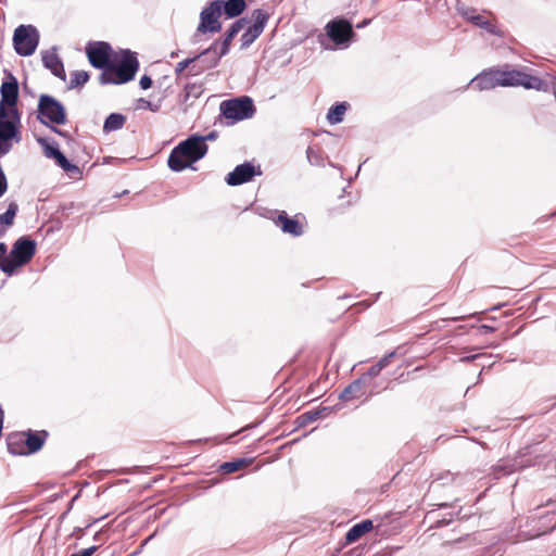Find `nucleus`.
I'll return each mask as SVG.
<instances>
[{
	"mask_svg": "<svg viewBox=\"0 0 556 556\" xmlns=\"http://www.w3.org/2000/svg\"><path fill=\"white\" fill-rule=\"evenodd\" d=\"M528 466H530V464L520 457L504 458L498 460L493 467V475L495 479H500Z\"/></svg>",
	"mask_w": 556,
	"mask_h": 556,
	"instance_id": "nucleus-15",
	"label": "nucleus"
},
{
	"mask_svg": "<svg viewBox=\"0 0 556 556\" xmlns=\"http://www.w3.org/2000/svg\"><path fill=\"white\" fill-rule=\"evenodd\" d=\"M348 110V104L345 102H340L332 105L327 113V121L331 125L339 124L343 121L344 114Z\"/></svg>",
	"mask_w": 556,
	"mask_h": 556,
	"instance_id": "nucleus-26",
	"label": "nucleus"
},
{
	"mask_svg": "<svg viewBox=\"0 0 556 556\" xmlns=\"http://www.w3.org/2000/svg\"><path fill=\"white\" fill-rule=\"evenodd\" d=\"M42 63L43 66L50 70L55 77L62 80L66 79L63 62L58 55L56 47H52L51 49L42 52Z\"/></svg>",
	"mask_w": 556,
	"mask_h": 556,
	"instance_id": "nucleus-14",
	"label": "nucleus"
},
{
	"mask_svg": "<svg viewBox=\"0 0 556 556\" xmlns=\"http://www.w3.org/2000/svg\"><path fill=\"white\" fill-rule=\"evenodd\" d=\"M126 118L123 114L119 113H111L104 122L103 130L105 132H111L123 128Z\"/></svg>",
	"mask_w": 556,
	"mask_h": 556,
	"instance_id": "nucleus-27",
	"label": "nucleus"
},
{
	"mask_svg": "<svg viewBox=\"0 0 556 556\" xmlns=\"http://www.w3.org/2000/svg\"><path fill=\"white\" fill-rule=\"evenodd\" d=\"M252 20H253V24L251 26L256 27L257 30L263 33V30L269 20V14L262 9H256L252 12Z\"/></svg>",
	"mask_w": 556,
	"mask_h": 556,
	"instance_id": "nucleus-29",
	"label": "nucleus"
},
{
	"mask_svg": "<svg viewBox=\"0 0 556 556\" xmlns=\"http://www.w3.org/2000/svg\"><path fill=\"white\" fill-rule=\"evenodd\" d=\"M37 141L45 149V155L47 157L55 159L60 153H62L58 147L51 146L46 138H38Z\"/></svg>",
	"mask_w": 556,
	"mask_h": 556,
	"instance_id": "nucleus-37",
	"label": "nucleus"
},
{
	"mask_svg": "<svg viewBox=\"0 0 556 556\" xmlns=\"http://www.w3.org/2000/svg\"><path fill=\"white\" fill-rule=\"evenodd\" d=\"M306 157L311 165L321 166L323 165V155L318 150H315L313 147H308L306 150Z\"/></svg>",
	"mask_w": 556,
	"mask_h": 556,
	"instance_id": "nucleus-38",
	"label": "nucleus"
},
{
	"mask_svg": "<svg viewBox=\"0 0 556 556\" xmlns=\"http://www.w3.org/2000/svg\"><path fill=\"white\" fill-rule=\"evenodd\" d=\"M21 116L17 108L7 109L0 105V156L8 154L12 149V141L22 140Z\"/></svg>",
	"mask_w": 556,
	"mask_h": 556,
	"instance_id": "nucleus-2",
	"label": "nucleus"
},
{
	"mask_svg": "<svg viewBox=\"0 0 556 556\" xmlns=\"http://www.w3.org/2000/svg\"><path fill=\"white\" fill-rule=\"evenodd\" d=\"M328 407H323L321 409L311 410L302 414L298 417L299 426H306L315 420H317L324 413H328Z\"/></svg>",
	"mask_w": 556,
	"mask_h": 556,
	"instance_id": "nucleus-30",
	"label": "nucleus"
},
{
	"mask_svg": "<svg viewBox=\"0 0 556 556\" xmlns=\"http://www.w3.org/2000/svg\"><path fill=\"white\" fill-rule=\"evenodd\" d=\"M139 85L142 89H149L151 86H152V79L151 77L147 76V75H143L141 78H140V81H139Z\"/></svg>",
	"mask_w": 556,
	"mask_h": 556,
	"instance_id": "nucleus-43",
	"label": "nucleus"
},
{
	"mask_svg": "<svg viewBox=\"0 0 556 556\" xmlns=\"http://www.w3.org/2000/svg\"><path fill=\"white\" fill-rule=\"evenodd\" d=\"M497 76L502 87L522 86L527 89L540 90L543 84L539 77L516 70L500 71Z\"/></svg>",
	"mask_w": 556,
	"mask_h": 556,
	"instance_id": "nucleus-7",
	"label": "nucleus"
},
{
	"mask_svg": "<svg viewBox=\"0 0 556 556\" xmlns=\"http://www.w3.org/2000/svg\"><path fill=\"white\" fill-rule=\"evenodd\" d=\"M39 43V33L33 25H20L13 35L16 53L22 56L31 55Z\"/></svg>",
	"mask_w": 556,
	"mask_h": 556,
	"instance_id": "nucleus-3",
	"label": "nucleus"
},
{
	"mask_svg": "<svg viewBox=\"0 0 556 556\" xmlns=\"http://www.w3.org/2000/svg\"><path fill=\"white\" fill-rule=\"evenodd\" d=\"M8 451L12 455H27L26 454V443H25V432H15L9 434L7 439Z\"/></svg>",
	"mask_w": 556,
	"mask_h": 556,
	"instance_id": "nucleus-21",
	"label": "nucleus"
},
{
	"mask_svg": "<svg viewBox=\"0 0 556 556\" xmlns=\"http://www.w3.org/2000/svg\"><path fill=\"white\" fill-rule=\"evenodd\" d=\"M51 129H52L55 134H58L59 136H62V137H68V135H67V132H66V131H63V130H61V129H59V128H56V127H54V126H51Z\"/></svg>",
	"mask_w": 556,
	"mask_h": 556,
	"instance_id": "nucleus-48",
	"label": "nucleus"
},
{
	"mask_svg": "<svg viewBox=\"0 0 556 556\" xmlns=\"http://www.w3.org/2000/svg\"><path fill=\"white\" fill-rule=\"evenodd\" d=\"M462 15L466 20H468L472 24H475L476 26H479L490 33H494L492 24L489 21H485L483 18V16H481L480 14H477L475 9H472V8L464 9V10H462Z\"/></svg>",
	"mask_w": 556,
	"mask_h": 556,
	"instance_id": "nucleus-24",
	"label": "nucleus"
},
{
	"mask_svg": "<svg viewBox=\"0 0 556 556\" xmlns=\"http://www.w3.org/2000/svg\"><path fill=\"white\" fill-rule=\"evenodd\" d=\"M46 438V431L36 432L28 430L25 432L26 454L29 455L38 452L42 447Z\"/></svg>",
	"mask_w": 556,
	"mask_h": 556,
	"instance_id": "nucleus-22",
	"label": "nucleus"
},
{
	"mask_svg": "<svg viewBox=\"0 0 556 556\" xmlns=\"http://www.w3.org/2000/svg\"><path fill=\"white\" fill-rule=\"evenodd\" d=\"M275 224L280 227L285 233H289L294 237H299L303 233L302 225L296 219L290 218L285 211H281L278 214L275 219Z\"/></svg>",
	"mask_w": 556,
	"mask_h": 556,
	"instance_id": "nucleus-17",
	"label": "nucleus"
},
{
	"mask_svg": "<svg viewBox=\"0 0 556 556\" xmlns=\"http://www.w3.org/2000/svg\"><path fill=\"white\" fill-rule=\"evenodd\" d=\"M252 464V459L241 458L232 462H225L219 466L223 473H232Z\"/></svg>",
	"mask_w": 556,
	"mask_h": 556,
	"instance_id": "nucleus-28",
	"label": "nucleus"
},
{
	"mask_svg": "<svg viewBox=\"0 0 556 556\" xmlns=\"http://www.w3.org/2000/svg\"><path fill=\"white\" fill-rule=\"evenodd\" d=\"M36 252V242L27 237L17 239L11 250V256L17 258L23 265L27 264Z\"/></svg>",
	"mask_w": 556,
	"mask_h": 556,
	"instance_id": "nucleus-12",
	"label": "nucleus"
},
{
	"mask_svg": "<svg viewBox=\"0 0 556 556\" xmlns=\"http://www.w3.org/2000/svg\"><path fill=\"white\" fill-rule=\"evenodd\" d=\"M372 529L371 520H363L359 523L354 525L345 534V540L349 543L357 541L361 536Z\"/></svg>",
	"mask_w": 556,
	"mask_h": 556,
	"instance_id": "nucleus-23",
	"label": "nucleus"
},
{
	"mask_svg": "<svg viewBox=\"0 0 556 556\" xmlns=\"http://www.w3.org/2000/svg\"><path fill=\"white\" fill-rule=\"evenodd\" d=\"M216 138H217L216 131H211L206 136H198V139H201L203 143H205L206 141H213Z\"/></svg>",
	"mask_w": 556,
	"mask_h": 556,
	"instance_id": "nucleus-44",
	"label": "nucleus"
},
{
	"mask_svg": "<svg viewBox=\"0 0 556 556\" xmlns=\"http://www.w3.org/2000/svg\"><path fill=\"white\" fill-rule=\"evenodd\" d=\"M9 226L0 219V238L5 233Z\"/></svg>",
	"mask_w": 556,
	"mask_h": 556,
	"instance_id": "nucleus-49",
	"label": "nucleus"
},
{
	"mask_svg": "<svg viewBox=\"0 0 556 556\" xmlns=\"http://www.w3.org/2000/svg\"><path fill=\"white\" fill-rule=\"evenodd\" d=\"M219 3L220 12L225 13L228 18L239 16L247 8L245 0H215Z\"/></svg>",
	"mask_w": 556,
	"mask_h": 556,
	"instance_id": "nucleus-20",
	"label": "nucleus"
},
{
	"mask_svg": "<svg viewBox=\"0 0 556 556\" xmlns=\"http://www.w3.org/2000/svg\"><path fill=\"white\" fill-rule=\"evenodd\" d=\"M370 23V20H364L359 24L356 25L357 28H363Z\"/></svg>",
	"mask_w": 556,
	"mask_h": 556,
	"instance_id": "nucleus-50",
	"label": "nucleus"
},
{
	"mask_svg": "<svg viewBox=\"0 0 556 556\" xmlns=\"http://www.w3.org/2000/svg\"><path fill=\"white\" fill-rule=\"evenodd\" d=\"M327 36L337 45L348 47L349 41L355 35L352 24L344 18H336L326 25Z\"/></svg>",
	"mask_w": 556,
	"mask_h": 556,
	"instance_id": "nucleus-8",
	"label": "nucleus"
},
{
	"mask_svg": "<svg viewBox=\"0 0 556 556\" xmlns=\"http://www.w3.org/2000/svg\"><path fill=\"white\" fill-rule=\"evenodd\" d=\"M222 15L219 3L211 1L200 13V23L197 27L195 37L200 34L218 33L222 29L219 17Z\"/></svg>",
	"mask_w": 556,
	"mask_h": 556,
	"instance_id": "nucleus-6",
	"label": "nucleus"
},
{
	"mask_svg": "<svg viewBox=\"0 0 556 556\" xmlns=\"http://www.w3.org/2000/svg\"><path fill=\"white\" fill-rule=\"evenodd\" d=\"M154 536V534L150 535L144 542L143 544H146L148 541L152 540V538Z\"/></svg>",
	"mask_w": 556,
	"mask_h": 556,
	"instance_id": "nucleus-51",
	"label": "nucleus"
},
{
	"mask_svg": "<svg viewBox=\"0 0 556 556\" xmlns=\"http://www.w3.org/2000/svg\"><path fill=\"white\" fill-rule=\"evenodd\" d=\"M140 102H141L146 108L150 109L151 111H156V110H157V106H156V105H155V106H153V105L151 104V102H150V101H146V100L141 99V100H140Z\"/></svg>",
	"mask_w": 556,
	"mask_h": 556,
	"instance_id": "nucleus-47",
	"label": "nucleus"
},
{
	"mask_svg": "<svg viewBox=\"0 0 556 556\" xmlns=\"http://www.w3.org/2000/svg\"><path fill=\"white\" fill-rule=\"evenodd\" d=\"M167 164L173 172H181L191 166L187 159H185L181 153L177 152V147L172 150Z\"/></svg>",
	"mask_w": 556,
	"mask_h": 556,
	"instance_id": "nucleus-25",
	"label": "nucleus"
},
{
	"mask_svg": "<svg viewBox=\"0 0 556 556\" xmlns=\"http://www.w3.org/2000/svg\"><path fill=\"white\" fill-rule=\"evenodd\" d=\"M367 383V376H362L358 379L351 382L348 387L343 389L340 393L339 399L343 401H350L353 399H358L364 394V386Z\"/></svg>",
	"mask_w": 556,
	"mask_h": 556,
	"instance_id": "nucleus-19",
	"label": "nucleus"
},
{
	"mask_svg": "<svg viewBox=\"0 0 556 556\" xmlns=\"http://www.w3.org/2000/svg\"><path fill=\"white\" fill-rule=\"evenodd\" d=\"M220 110L226 118L241 121L253 115L254 105L249 97H242L239 99L223 101Z\"/></svg>",
	"mask_w": 556,
	"mask_h": 556,
	"instance_id": "nucleus-5",
	"label": "nucleus"
},
{
	"mask_svg": "<svg viewBox=\"0 0 556 556\" xmlns=\"http://www.w3.org/2000/svg\"><path fill=\"white\" fill-rule=\"evenodd\" d=\"M464 317H454L453 320H460L463 319Z\"/></svg>",
	"mask_w": 556,
	"mask_h": 556,
	"instance_id": "nucleus-52",
	"label": "nucleus"
},
{
	"mask_svg": "<svg viewBox=\"0 0 556 556\" xmlns=\"http://www.w3.org/2000/svg\"><path fill=\"white\" fill-rule=\"evenodd\" d=\"M217 45L218 42L215 41L210 48L192 58L195 60L190 66V75L197 76L206 70H211L217 66L222 58L220 54H218Z\"/></svg>",
	"mask_w": 556,
	"mask_h": 556,
	"instance_id": "nucleus-9",
	"label": "nucleus"
},
{
	"mask_svg": "<svg viewBox=\"0 0 556 556\" xmlns=\"http://www.w3.org/2000/svg\"><path fill=\"white\" fill-rule=\"evenodd\" d=\"M395 356V352H391L387 355H384L381 359H379L377 362V365L381 368V369H384L387 366L390 365L391 363V359Z\"/></svg>",
	"mask_w": 556,
	"mask_h": 556,
	"instance_id": "nucleus-40",
	"label": "nucleus"
},
{
	"mask_svg": "<svg viewBox=\"0 0 556 556\" xmlns=\"http://www.w3.org/2000/svg\"><path fill=\"white\" fill-rule=\"evenodd\" d=\"M54 160L64 172L70 174H80L79 167L71 163L63 153H60Z\"/></svg>",
	"mask_w": 556,
	"mask_h": 556,
	"instance_id": "nucleus-34",
	"label": "nucleus"
},
{
	"mask_svg": "<svg viewBox=\"0 0 556 556\" xmlns=\"http://www.w3.org/2000/svg\"><path fill=\"white\" fill-rule=\"evenodd\" d=\"M261 31L256 27L250 26L241 36V48L245 49L250 47L260 36Z\"/></svg>",
	"mask_w": 556,
	"mask_h": 556,
	"instance_id": "nucleus-31",
	"label": "nucleus"
},
{
	"mask_svg": "<svg viewBox=\"0 0 556 556\" xmlns=\"http://www.w3.org/2000/svg\"><path fill=\"white\" fill-rule=\"evenodd\" d=\"M245 23V18H239L235 23H232L229 29L225 33L224 39L220 45V50L218 51V54H220V56H224L229 52L231 41L238 35V33L243 29Z\"/></svg>",
	"mask_w": 556,
	"mask_h": 556,
	"instance_id": "nucleus-18",
	"label": "nucleus"
},
{
	"mask_svg": "<svg viewBox=\"0 0 556 556\" xmlns=\"http://www.w3.org/2000/svg\"><path fill=\"white\" fill-rule=\"evenodd\" d=\"M1 102L7 109L16 108L18 99V84L13 75L9 76V80L3 81L0 87Z\"/></svg>",
	"mask_w": 556,
	"mask_h": 556,
	"instance_id": "nucleus-13",
	"label": "nucleus"
},
{
	"mask_svg": "<svg viewBox=\"0 0 556 556\" xmlns=\"http://www.w3.org/2000/svg\"><path fill=\"white\" fill-rule=\"evenodd\" d=\"M479 329H480L481 333H490V332H493L495 330L494 327L489 326V325H481L479 327Z\"/></svg>",
	"mask_w": 556,
	"mask_h": 556,
	"instance_id": "nucleus-46",
	"label": "nucleus"
},
{
	"mask_svg": "<svg viewBox=\"0 0 556 556\" xmlns=\"http://www.w3.org/2000/svg\"><path fill=\"white\" fill-rule=\"evenodd\" d=\"M381 370L382 369L376 363L363 376H367V381H368L369 379L377 377L381 372Z\"/></svg>",
	"mask_w": 556,
	"mask_h": 556,
	"instance_id": "nucleus-41",
	"label": "nucleus"
},
{
	"mask_svg": "<svg viewBox=\"0 0 556 556\" xmlns=\"http://www.w3.org/2000/svg\"><path fill=\"white\" fill-rule=\"evenodd\" d=\"M262 170L260 167H255L253 164L245 162L235 167L226 177V182L229 186H240L249 182L254 176H261Z\"/></svg>",
	"mask_w": 556,
	"mask_h": 556,
	"instance_id": "nucleus-11",
	"label": "nucleus"
},
{
	"mask_svg": "<svg viewBox=\"0 0 556 556\" xmlns=\"http://www.w3.org/2000/svg\"><path fill=\"white\" fill-rule=\"evenodd\" d=\"M8 248L7 244L3 242H0V262L4 260V257H8L7 254Z\"/></svg>",
	"mask_w": 556,
	"mask_h": 556,
	"instance_id": "nucleus-45",
	"label": "nucleus"
},
{
	"mask_svg": "<svg viewBox=\"0 0 556 556\" xmlns=\"http://www.w3.org/2000/svg\"><path fill=\"white\" fill-rule=\"evenodd\" d=\"M112 47L105 41L89 42L86 47V54L90 64L102 73L99 75L101 85H122L134 79L139 62L136 53L124 50L118 64L112 61Z\"/></svg>",
	"mask_w": 556,
	"mask_h": 556,
	"instance_id": "nucleus-1",
	"label": "nucleus"
},
{
	"mask_svg": "<svg viewBox=\"0 0 556 556\" xmlns=\"http://www.w3.org/2000/svg\"><path fill=\"white\" fill-rule=\"evenodd\" d=\"M21 266H23V264L20 263L17 258L11 256V254L0 262V269L9 276H11L15 269Z\"/></svg>",
	"mask_w": 556,
	"mask_h": 556,
	"instance_id": "nucleus-32",
	"label": "nucleus"
},
{
	"mask_svg": "<svg viewBox=\"0 0 556 556\" xmlns=\"http://www.w3.org/2000/svg\"><path fill=\"white\" fill-rule=\"evenodd\" d=\"M17 211V204L15 202H12L9 204L5 213L0 215V219L10 227L13 225L14 217L16 216Z\"/></svg>",
	"mask_w": 556,
	"mask_h": 556,
	"instance_id": "nucleus-36",
	"label": "nucleus"
},
{
	"mask_svg": "<svg viewBox=\"0 0 556 556\" xmlns=\"http://www.w3.org/2000/svg\"><path fill=\"white\" fill-rule=\"evenodd\" d=\"M89 79V74L85 71H75L68 85L70 89L83 87Z\"/></svg>",
	"mask_w": 556,
	"mask_h": 556,
	"instance_id": "nucleus-33",
	"label": "nucleus"
},
{
	"mask_svg": "<svg viewBox=\"0 0 556 556\" xmlns=\"http://www.w3.org/2000/svg\"><path fill=\"white\" fill-rule=\"evenodd\" d=\"M98 549V546H91L88 548H85L78 553H74L71 556H92V554Z\"/></svg>",
	"mask_w": 556,
	"mask_h": 556,
	"instance_id": "nucleus-42",
	"label": "nucleus"
},
{
	"mask_svg": "<svg viewBox=\"0 0 556 556\" xmlns=\"http://www.w3.org/2000/svg\"><path fill=\"white\" fill-rule=\"evenodd\" d=\"M38 112L43 117L41 123L63 125L66 123V113L64 105L49 94H41L38 103Z\"/></svg>",
	"mask_w": 556,
	"mask_h": 556,
	"instance_id": "nucleus-4",
	"label": "nucleus"
},
{
	"mask_svg": "<svg viewBox=\"0 0 556 556\" xmlns=\"http://www.w3.org/2000/svg\"><path fill=\"white\" fill-rule=\"evenodd\" d=\"M498 73L500 70L484 71L472 78L469 84L480 91L493 89L501 86V80L497 76Z\"/></svg>",
	"mask_w": 556,
	"mask_h": 556,
	"instance_id": "nucleus-16",
	"label": "nucleus"
},
{
	"mask_svg": "<svg viewBox=\"0 0 556 556\" xmlns=\"http://www.w3.org/2000/svg\"><path fill=\"white\" fill-rule=\"evenodd\" d=\"M203 89L202 85L198 84H187L185 86V91L182 94V102L187 103L190 98L197 99L201 96Z\"/></svg>",
	"mask_w": 556,
	"mask_h": 556,
	"instance_id": "nucleus-35",
	"label": "nucleus"
},
{
	"mask_svg": "<svg viewBox=\"0 0 556 556\" xmlns=\"http://www.w3.org/2000/svg\"><path fill=\"white\" fill-rule=\"evenodd\" d=\"M177 147V152L181 153L187 161L192 164L204 157L207 152L206 143H203L198 136H191Z\"/></svg>",
	"mask_w": 556,
	"mask_h": 556,
	"instance_id": "nucleus-10",
	"label": "nucleus"
},
{
	"mask_svg": "<svg viewBox=\"0 0 556 556\" xmlns=\"http://www.w3.org/2000/svg\"><path fill=\"white\" fill-rule=\"evenodd\" d=\"M195 59L188 58V59L182 60L181 62L177 63L176 67H175V74L177 76H179V75H181L184 73L185 70H188V72L190 73V66L192 65V62Z\"/></svg>",
	"mask_w": 556,
	"mask_h": 556,
	"instance_id": "nucleus-39",
	"label": "nucleus"
}]
</instances>
